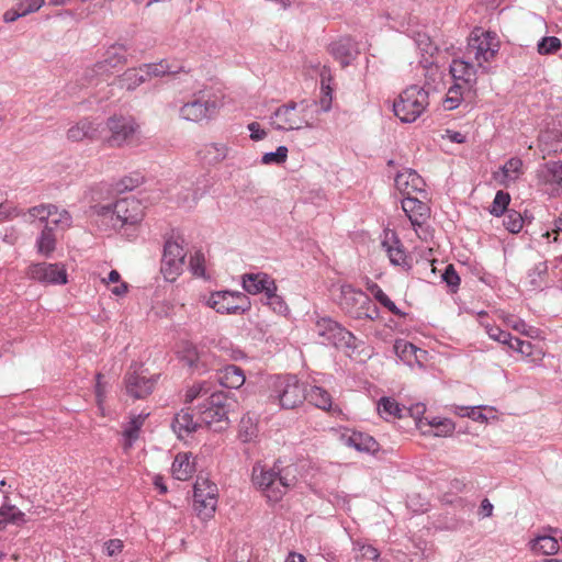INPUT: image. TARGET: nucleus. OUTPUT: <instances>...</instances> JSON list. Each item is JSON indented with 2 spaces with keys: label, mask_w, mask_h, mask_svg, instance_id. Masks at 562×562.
<instances>
[{
  "label": "nucleus",
  "mask_w": 562,
  "mask_h": 562,
  "mask_svg": "<svg viewBox=\"0 0 562 562\" xmlns=\"http://www.w3.org/2000/svg\"><path fill=\"white\" fill-rule=\"evenodd\" d=\"M294 472L292 465H283L280 459L276 460L272 467L256 462L251 470V482L269 503L276 504L295 484Z\"/></svg>",
  "instance_id": "f257e3e1"
},
{
  "label": "nucleus",
  "mask_w": 562,
  "mask_h": 562,
  "mask_svg": "<svg viewBox=\"0 0 562 562\" xmlns=\"http://www.w3.org/2000/svg\"><path fill=\"white\" fill-rule=\"evenodd\" d=\"M269 398L282 409H294L306 400V387L294 374H279L271 379Z\"/></svg>",
  "instance_id": "f03ea898"
},
{
  "label": "nucleus",
  "mask_w": 562,
  "mask_h": 562,
  "mask_svg": "<svg viewBox=\"0 0 562 562\" xmlns=\"http://www.w3.org/2000/svg\"><path fill=\"white\" fill-rule=\"evenodd\" d=\"M98 215L111 222L114 229L134 227L143 220L142 203L134 198H124L104 205H95Z\"/></svg>",
  "instance_id": "7ed1b4c3"
},
{
  "label": "nucleus",
  "mask_w": 562,
  "mask_h": 562,
  "mask_svg": "<svg viewBox=\"0 0 562 562\" xmlns=\"http://www.w3.org/2000/svg\"><path fill=\"white\" fill-rule=\"evenodd\" d=\"M317 106L315 101H289L276 109L271 115V125L277 131H299L313 126V117L308 116L311 108Z\"/></svg>",
  "instance_id": "20e7f679"
},
{
  "label": "nucleus",
  "mask_w": 562,
  "mask_h": 562,
  "mask_svg": "<svg viewBox=\"0 0 562 562\" xmlns=\"http://www.w3.org/2000/svg\"><path fill=\"white\" fill-rule=\"evenodd\" d=\"M499 47L501 44L495 32L474 27L468 37L464 55L467 58L476 61L477 68L486 72L488 70L486 64L495 58Z\"/></svg>",
  "instance_id": "39448f33"
},
{
  "label": "nucleus",
  "mask_w": 562,
  "mask_h": 562,
  "mask_svg": "<svg viewBox=\"0 0 562 562\" xmlns=\"http://www.w3.org/2000/svg\"><path fill=\"white\" fill-rule=\"evenodd\" d=\"M338 304L341 311L353 319L375 321L380 316V310L370 296L352 284L346 283L340 286Z\"/></svg>",
  "instance_id": "423d86ee"
},
{
  "label": "nucleus",
  "mask_w": 562,
  "mask_h": 562,
  "mask_svg": "<svg viewBox=\"0 0 562 562\" xmlns=\"http://www.w3.org/2000/svg\"><path fill=\"white\" fill-rule=\"evenodd\" d=\"M314 331L318 336L319 344L334 347L346 352H355L358 349L357 337L331 317H319L315 322Z\"/></svg>",
  "instance_id": "0eeeda50"
},
{
  "label": "nucleus",
  "mask_w": 562,
  "mask_h": 562,
  "mask_svg": "<svg viewBox=\"0 0 562 562\" xmlns=\"http://www.w3.org/2000/svg\"><path fill=\"white\" fill-rule=\"evenodd\" d=\"M428 103V91L424 87L413 85L394 101L393 112L403 123H413L423 114Z\"/></svg>",
  "instance_id": "6e6552de"
},
{
  "label": "nucleus",
  "mask_w": 562,
  "mask_h": 562,
  "mask_svg": "<svg viewBox=\"0 0 562 562\" xmlns=\"http://www.w3.org/2000/svg\"><path fill=\"white\" fill-rule=\"evenodd\" d=\"M206 306L220 314L243 315L251 308L248 295L239 291L221 290L203 299Z\"/></svg>",
  "instance_id": "1a4fd4ad"
},
{
  "label": "nucleus",
  "mask_w": 562,
  "mask_h": 562,
  "mask_svg": "<svg viewBox=\"0 0 562 562\" xmlns=\"http://www.w3.org/2000/svg\"><path fill=\"white\" fill-rule=\"evenodd\" d=\"M182 244L183 239L179 241L172 237L165 240L160 273L167 282H175L183 271L187 251Z\"/></svg>",
  "instance_id": "9d476101"
},
{
  "label": "nucleus",
  "mask_w": 562,
  "mask_h": 562,
  "mask_svg": "<svg viewBox=\"0 0 562 562\" xmlns=\"http://www.w3.org/2000/svg\"><path fill=\"white\" fill-rule=\"evenodd\" d=\"M216 110V100L199 92L193 94L192 99L180 108L179 114L181 119L186 121L199 123L204 120H210L215 114Z\"/></svg>",
  "instance_id": "9b49d317"
},
{
  "label": "nucleus",
  "mask_w": 562,
  "mask_h": 562,
  "mask_svg": "<svg viewBox=\"0 0 562 562\" xmlns=\"http://www.w3.org/2000/svg\"><path fill=\"white\" fill-rule=\"evenodd\" d=\"M26 277L45 285H61L68 282L67 270L58 262L32 263L26 269Z\"/></svg>",
  "instance_id": "f8f14e48"
},
{
  "label": "nucleus",
  "mask_w": 562,
  "mask_h": 562,
  "mask_svg": "<svg viewBox=\"0 0 562 562\" xmlns=\"http://www.w3.org/2000/svg\"><path fill=\"white\" fill-rule=\"evenodd\" d=\"M106 126L111 132L108 142L110 146H122L128 143L138 130L133 116L113 115L108 119Z\"/></svg>",
  "instance_id": "ddd939ff"
},
{
  "label": "nucleus",
  "mask_w": 562,
  "mask_h": 562,
  "mask_svg": "<svg viewBox=\"0 0 562 562\" xmlns=\"http://www.w3.org/2000/svg\"><path fill=\"white\" fill-rule=\"evenodd\" d=\"M476 71L475 66L465 55L461 58H453L449 66L453 83L468 89V91H471L476 85Z\"/></svg>",
  "instance_id": "4468645a"
},
{
  "label": "nucleus",
  "mask_w": 562,
  "mask_h": 562,
  "mask_svg": "<svg viewBox=\"0 0 562 562\" xmlns=\"http://www.w3.org/2000/svg\"><path fill=\"white\" fill-rule=\"evenodd\" d=\"M241 285L246 293L251 295L263 294L269 291H278L273 278L265 272H250L241 276Z\"/></svg>",
  "instance_id": "2eb2a0df"
},
{
  "label": "nucleus",
  "mask_w": 562,
  "mask_h": 562,
  "mask_svg": "<svg viewBox=\"0 0 562 562\" xmlns=\"http://www.w3.org/2000/svg\"><path fill=\"white\" fill-rule=\"evenodd\" d=\"M329 52L342 67L349 66L359 55L358 44L349 35L341 36L329 44Z\"/></svg>",
  "instance_id": "dca6fc26"
},
{
  "label": "nucleus",
  "mask_w": 562,
  "mask_h": 562,
  "mask_svg": "<svg viewBox=\"0 0 562 562\" xmlns=\"http://www.w3.org/2000/svg\"><path fill=\"white\" fill-rule=\"evenodd\" d=\"M401 203L404 213L408 217L414 231L417 233L418 228H420L430 216L429 206L425 202L411 195L404 196Z\"/></svg>",
  "instance_id": "f3484780"
},
{
  "label": "nucleus",
  "mask_w": 562,
  "mask_h": 562,
  "mask_svg": "<svg viewBox=\"0 0 562 562\" xmlns=\"http://www.w3.org/2000/svg\"><path fill=\"white\" fill-rule=\"evenodd\" d=\"M395 188L403 194L409 196L414 192L425 191L424 179L411 168H405L398 171L394 179Z\"/></svg>",
  "instance_id": "a211bd4d"
},
{
  "label": "nucleus",
  "mask_w": 562,
  "mask_h": 562,
  "mask_svg": "<svg viewBox=\"0 0 562 562\" xmlns=\"http://www.w3.org/2000/svg\"><path fill=\"white\" fill-rule=\"evenodd\" d=\"M209 356L200 352L199 348L193 344H186L179 351L180 361L190 368L193 372L204 373L209 370Z\"/></svg>",
  "instance_id": "6ab92c4d"
},
{
  "label": "nucleus",
  "mask_w": 562,
  "mask_h": 562,
  "mask_svg": "<svg viewBox=\"0 0 562 562\" xmlns=\"http://www.w3.org/2000/svg\"><path fill=\"white\" fill-rule=\"evenodd\" d=\"M155 378H147L140 373H128L125 378L126 392L130 396L142 400L153 392Z\"/></svg>",
  "instance_id": "aec40b11"
},
{
  "label": "nucleus",
  "mask_w": 562,
  "mask_h": 562,
  "mask_svg": "<svg viewBox=\"0 0 562 562\" xmlns=\"http://www.w3.org/2000/svg\"><path fill=\"white\" fill-rule=\"evenodd\" d=\"M200 420L194 418L189 407L180 409L171 422V428L179 439H184L196 431Z\"/></svg>",
  "instance_id": "412c9836"
},
{
  "label": "nucleus",
  "mask_w": 562,
  "mask_h": 562,
  "mask_svg": "<svg viewBox=\"0 0 562 562\" xmlns=\"http://www.w3.org/2000/svg\"><path fill=\"white\" fill-rule=\"evenodd\" d=\"M522 160L519 157H512L504 165L493 172V179L503 187L515 182L522 173Z\"/></svg>",
  "instance_id": "4be33fe9"
},
{
  "label": "nucleus",
  "mask_w": 562,
  "mask_h": 562,
  "mask_svg": "<svg viewBox=\"0 0 562 562\" xmlns=\"http://www.w3.org/2000/svg\"><path fill=\"white\" fill-rule=\"evenodd\" d=\"M144 74L147 80L150 77H161L166 75H177L180 72L188 74L190 68H187L182 63L176 60L161 59L158 63L144 64Z\"/></svg>",
  "instance_id": "5701e85b"
},
{
  "label": "nucleus",
  "mask_w": 562,
  "mask_h": 562,
  "mask_svg": "<svg viewBox=\"0 0 562 562\" xmlns=\"http://www.w3.org/2000/svg\"><path fill=\"white\" fill-rule=\"evenodd\" d=\"M342 438L348 447H351L359 452L374 454L380 450L379 442L367 432L352 431L349 435H344Z\"/></svg>",
  "instance_id": "b1692460"
},
{
  "label": "nucleus",
  "mask_w": 562,
  "mask_h": 562,
  "mask_svg": "<svg viewBox=\"0 0 562 562\" xmlns=\"http://www.w3.org/2000/svg\"><path fill=\"white\" fill-rule=\"evenodd\" d=\"M217 381L225 389L237 390L244 385L246 376L241 368L227 364L217 371Z\"/></svg>",
  "instance_id": "393cba45"
},
{
  "label": "nucleus",
  "mask_w": 562,
  "mask_h": 562,
  "mask_svg": "<svg viewBox=\"0 0 562 562\" xmlns=\"http://www.w3.org/2000/svg\"><path fill=\"white\" fill-rule=\"evenodd\" d=\"M9 496H4V503L0 506V531H3L8 526L22 527L27 522L25 514L20 510L15 505L7 503Z\"/></svg>",
  "instance_id": "a878e982"
},
{
  "label": "nucleus",
  "mask_w": 562,
  "mask_h": 562,
  "mask_svg": "<svg viewBox=\"0 0 562 562\" xmlns=\"http://www.w3.org/2000/svg\"><path fill=\"white\" fill-rule=\"evenodd\" d=\"M124 53L125 48L122 45H113L106 50V58L98 61L92 71L97 75H102L117 65L124 64L126 61Z\"/></svg>",
  "instance_id": "bb28decb"
},
{
  "label": "nucleus",
  "mask_w": 562,
  "mask_h": 562,
  "mask_svg": "<svg viewBox=\"0 0 562 562\" xmlns=\"http://www.w3.org/2000/svg\"><path fill=\"white\" fill-rule=\"evenodd\" d=\"M56 244L57 237L54 227L47 223V225L43 226L41 233L36 237V251L45 258H50L56 249Z\"/></svg>",
  "instance_id": "cd10ccee"
},
{
  "label": "nucleus",
  "mask_w": 562,
  "mask_h": 562,
  "mask_svg": "<svg viewBox=\"0 0 562 562\" xmlns=\"http://www.w3.org/2000/svg\"><path fill=\"white\" fill-rule=\"evenodd\" d=\"M417 47L420 52L419 65L424 70L430 71L435 66V54L438 53V47L430 41L427 35L418 34L416 40Z\"/></svg>",
  "instance_id": "c85d7f7f"
},
{
  "label": "nucleus",
  "mask_w": 562,
  "mask_h": 562,
  "mask_svg": "<svg viewBox=\"0 0 562 562\" xmlns=\"http://www.w3.org/2000/svg\"><path fill=\"white\" fill-rule=\"evenodd\" d=\"M560 548L561 541L557 535H540L531 541V550L543 555H553Z\"/></svg>",
  "instance_id": "c756f323"
},
{
  "label": "nucleus",
  "mask_w": 562,
  "mask_h": 562,
  "mask_svg": "<svg viewBox=\"0 0 562 562\" xmlns=\"http://www.w3.org/2000/svg\"><path fill=\"white\" fill-rule=\"evenodd\" d=\"M228 155V146L224 143H210L199 150L201 160L209 165L224 160Z\"/></svg>",
  "instance_id": "7c9ffc66"
},
{
  "label": "nucleus",
  "mask_w": 562,
  "mask_h": 562,
  "mask_svg": "<svg viewBox=\"0 0 562 562\" xmlns=\"http://www.w3.org/2000/svg\"><path fill=\"white\" fill-rule=\"evenodd\" d=\"M206 193L205 188L201 189L199 187H194L192 183L190 187H181V191H179L176 195V203L183 209H192L196 205L198 201Z\"/></svg>",
  "instance_id": "2f4dec72"
},
{
  "label": "nucleus",
  "mask_w": 562,
  "mask_h": 562,
  "mask_svg": "<svg viewBox=\"0 0 562 562\" xmlns=\"http://www.w3.org/2000/svg\"><path fill=\"white\" fill-rule=\"evenodd\" d=\"M97 132L98 126L93 122L85 119L68 130L67 137L72 142H80L85 138L92 139L95 137Z\"/></svg>",
  "instance_id": "473e14b6"
},
{
  "label": "nucleus",
  "mask_w": 562,
  "mask_h": 562,
  "mask_svg": "<svg viewBox=\"0 0 562 562\" xmlns=\"http://www.w3.org/2000/svg\"><path fill=\"white\" fill-rule=\"evenodd\" d=\"M147 81L144 68H130L119 77V86L127 91H134L142 83Z\"/></svg>",
  "instance_id": "72a5a7b5"
},
{
  "label": "nucleus",
  "mask_w": 562,
  "mask_h": 562,
  "mask_svg": "<svg viewBox=\"0 0 562 562\" xmlns=\"http://www.w3.org/2000/svg\"><path fill=\"white\" fill-rule=\"evenodd\" d=\"M145 416H133L123 428V447L125 450L131 449L139 437L140 428L144 424Z\"/></svg>",
  "instance_id": "f704fd0d"
},
{
  "label": "nucleus",
  "mask_w": 562,
  "mask_h": 562,
  "mask_svg": "<svg viewBox=\"0 0 562 562\" xmlns=\"http://www.w3.org/2000/svg\"><path fill=\"white\" fill-rule=\"evenodd\" d=\"M172 475L176 480L186 481L194 471V464L187 453H179L171 465Z\"/></svg>",
  "instance_id": "c9c22d12"
},
{
  "label": "nucleus",
  "mask_w": 562,
  "mask_h": 562,
  "mask_svg": "<svg viewBox=\"0 0 562 562\" xmlns=\"http://www.w3.org/2000/svg\"><path fill=\"white\" fill-rule=\"evenodd\" d=\"M404 408L394 398L387 396L381 397L376 405L379 415L385 420L401 418Z\"/></svg>",
  "instance_id": "e433bc0d"
},
{
  "label": "nucleus",
  "mask_w": 562,
  "mask_h": 562,
  "mask_svg": "<svg viewBox=\"0 0 562 562\" xmlns=\"http://www.w3.org/2000/svg\"><path fill=\"white\" fill-rule=\"evenodd\" d=\"M367 289L373 297L392 314L398 317H405L407 315L396 306V304L384 293L378 283L371 282L368 284Z\"/></svg>",
  "instance_id": "4c0bfd02"
},
{
  "label": "nucleus",
  "mask_w": 562,
  "mask_h": 562,
  "mask_svg": "<svg viewBox=\"0 0 562 562\" xmlns=\"http://www.w3.org/2000/svg\"><path fill=\"white\" fill-rule=\"evenodd\" d=\"M306 400L323 411H329L333 405L331 395L325 389L316 385L306 391Z\"/></svg>",
  "instance_id": "58836bf2"
},
{
  "label": "nucleus",
  "mask_w": 562,
  "mask_h": 562,
  "mask_svg": "<svg viewBox=\"0 0 562 562\" xmlns=\"http://www.w3.org/2000/svg\"><path fill=\"white\" fill-rule=\"evenodd\" d=\"M198 408H199V420L203 424L212 425L215 423L228 420L227 415H228L229 409H224V408L215 409L211 406L201 405V404L198 405Z\"/></svg>",
  "instance_id": "ea45409f"
},
{
  "label": "nucleus",
  "mask_w": 562,
  "mask_h": 562,
  "mask_svg": "<svg viewBox=\"0 0 562 562\" xmlns=\"http://www.w3.org/2000/svg\"><path fill=\"white\" fill-rule=\"evenodd\" d=\"M217 492L216 484L212 483L207 479H199L193 486V498L217 502Z\"/></svg>",
  "instance_id": "a19ab883"
},
{
  "label": "nucleus",
  "mask_w": 562,
  "mask_h": 562,
  "mask_svg": "<svg viewBox=\"0 0 562 562\" xmlns=\"http://www.w3.org/2000/svg\"><path fill=\"white\" fill-rule=\"evenodd\" d=\"M510 200V194L507 191L498 190L492 204L487 209L488 213L495 217L503 216L509 210L508 205Z\"/></svg>",
  "instance_id": "79ce46f5"
},
{
  "label": "nucleus",
  "mask_w": 562,
  "mask_h": 562,
  "mask_svg": "<svg viewBox=\"0 0 562 562\" xmlns=\"http://www.w3.org/2000/svg\"><path fill=\"white\" fill-rule=\"evenodd\" d=\"M353 551L358 552L356 560L360 562H376L380 558V551L375 547L359 540L353 541Z\"/></svg>",
  "instance_id": "37998d69"
},
{
  "label": "nucleus",
  "mask_w": 562,
  "mask_h": 562,
  "mask_svg": "<svg viewBox=\"0 0 562 562\" xmlns=\"http://www.w3.org/2000/svg\"><path fill=\"white\" fill-rule=\"evenodd\" d=\"M261 302L268 305L276 314L285 316L289 313V306L283 296L279 295L277 291H269L261 299Z\"/></svg>",
  "instance_id": "c03bdc74"
},
{
  "label": "nucleus",
  "mask_w": 562,
  "mask_h": 562,
  "mask_svg": "<svg viewBox=\"0 0 562 562\" xmlns=\"http://www.w3.org/2000/svg\"><path fill=\"white\" fill-rule=\"evenodd\" d=\"M468 89H463L459 85L452 83L449 87L446 98L443 99V108L445 110L452 111L457 109L463 100L464 92Z\"/></svg>",
  "instance_id": "a18cd8bd"
},
{
  "label": "nucleus",
  "mask_w": 562,
  "mask_h": 562,
  "mask_svg": "<svg viewBox=\"0 0 562 562\" xmlns=\"http://www.w3.org/2000/svg\"><path fill=\"white\" fill-rule=\"evenodd\" d=\"M144 180V177L139 172H132L128 176L123 177L114 184V191L117 193H124L132 191L137 188Z\"/></svg>",
  "instance_id": "49530a36"
},
{
  "label": "nucleus",
  "mask_w": 562,
  "mask_h": 562,
  "mask_svg": "<svg viewBox=\"0 0 562 562\" xmlns=\"http://www.w3.org/2000/svg\"><path fill=\"white\" fill-rule=\"evenodd\" d=\"M503 216V224L509 233L517 234L522 229L525 220L521 216L520 212L510 209Z\"/></svg>",
  "instance_id": "de8ad7c7"
},
{
  "label": "nucleus",
  "mask_w": 562,
  "mask_h": 562,
  "mask_svg": "<svg viewBox=\"0 0 562 562\" xmlns=\"http://www.w3.org/2000/svg\"><path fill=\"white\" fill-rule=\"evenodd\" d=\"M217 502L203 501L202 498H193V509L198 517L202 520H209L214 516Z\"/></svg>",
  "instance_id": "09e8293b"
},
{
  "label": "nucleus",
  "mask_w": 562,
  "mask_h": 562,
  "mask_svg": "<svg viewBox=\"0 0 562 562\" xmlns=\"http://www.w3.org/2000/svg\"><path fill=\"white\" fill-rule=\"evenodd\" d=\"M481 325L484 327L487 336L499 344L506 345L508 341L513 340V335L509 331L503 330L494 324L481 322Z\"/></svg>",
  "instance_id": "8fccbe9b"
},
{
  "label": "nucleus",
  "mask_w": 562,
  "mask_h": 562,
  "mask_svg": "<svg viewBox=\"0 0 562 562\" xmlns=\"http://www.w3.org/2000/svg\"><path fill=\"white\" fill-rule=\"evenodd\" d=\"M394 349L397 356L407 362L411 361V357H415L417 359V352H423L420 348H417L414 344L406 340H396Z\"/></svg>",
  "instance_id": "3c124183"
},
{
  "label": "nucleus",
  "mask_w": 562,
  "mask_h": 562,
  "mask_svg": "<svg viewBox=\"0 0 562 562\" xmlns=\"http://www.w3.org/2000/svg\"><path fill=\"white\" fill-rule=\"evenodd\" d=\"M562 47V42L557 36H543L537 44V50L540 55H551Z\"/></svg>",
  "instance_id": "603ef678"
},
{
  "label": "nucleus",
  "mask_w": 562,
  "mask_h": 562,
  "mask_svg": "<svg viewBox=\"0 0 562 562\" xmlns=\"http://www.w3.org/2000/svg\"><path fill=\"white\" fill-rule=\"evenodd\" d=\"M288 147L279 146L274 151L265 153L261 156L260 162L262 165H281L285 162L288 158Z\"/></svg>",
  "instance_id": "864d4df0"
},
{
  "label": "nucleus",
  "mask_w": 562,
  "mask_h": 562,
  "mask_svg": "<svg viewBox=\"0 0 562 562\" xmlns=\"http://www.w3.org/2000/svg\"><path fill=\"white\" fill-rule=\"evenodd\" d=\"M428 424L435 428V435L446 437L454 431V423L449 418L434 417Z\"/></svg>",
  "instance_id": "5fc2aeb1"
},
{
  "label": "nucleus",
  "mask_w": 562,
  "mask_h": 562,
  "mask_svg": "<svg viewBox=\"0 0 562 562\" xmlns=\"http://www.w3.org/2000/svg\"><path fill=\"white\" fill-rule=\"evenodd\" d=\"M228 395L225 392H213L210 396H207L201 405H207L215 409L224 408L229 409L227 404Z\"/></svg>",
  "instance_id": "6e6d98bb"
},
{
  "label": "nucleus",
  "mask_w": 562,
  "mask_h": 562,
  "mask_svg": "<svg viewBox=\"0 0 562 562\" xmlns=\"http://www.w3.org/2000/svg\"><path fill=\"white\" fill-rule=\"evenodd\" d=\"M189 268L193 276L204 277V274H205L204 255L202 251L196 250L194 254H192L190 256Z\"/></svg>",
  "instance_id": "4d7b16f0"
},
{
  "label": "nucleus",
  "mask_w": 562,
  "mask_h": 562,
  "mask_svg": "<svg viewBox=\"0 0 562 562\" xmlns=\"http://www.w3.org/2000/svg\"><path fill=\"white\" fill-rule=\"evenodd\" d=\"M442 281L454 292L460 285V277L452 265H448L441 276Z\"/></svg>",
  "instance_id": "13d9d810"
},
{
  "label": "nucleus",
  "mask_w": 562,
  "mask_h": 562,
  "mask_svg": "<svg viewBox=\"0 0 562 562\" xmlns=\"http://www.w3.org/2000/svg\"><path fill=\"white\" fill-rule=\"evenodd\" d=\"M49 224L54 227H60L61 229H66L72 224V216L67 210L58 211L57 215L49 220Z\"/></svg>",
  "instance_id": "bf43d9fd"
},
{
  "label": "nucleus",
  "mask_w": 562,
  "mask_h": 562,
  "mask_svg": "<svg viewBox=\"0 0 562 562\" xmlns=\"http://www.w3.org/2000/svg\"><path fill=\"white\" fill-rule=\"evenodd\" d=\"M383 246L386 247L387 256L392 265L402 266L405 262L406 255L400 246H387L386 241H383Z\"/></svg>",
  "instance_id": "052dcab7"
},
{
  "label": "nucleus",
  "mask_w": 562,
  "mask_h": 562,
  "mask_svg": "<svg viewBox=\"0 0 562 562\" xmlns=\"http://www.w3.org/2000/svg\"><path fill=\"white\" fill-rule=\"evenodd\" d=\"M546 168L551 176V181L557 184H562V161H549L546 164Z\"/></svg>",
  "instance_id": "680f3d73"
},
{
  "label": "nucleus",
  "mask_w": 562,
  "mask_h": 562,
  "mask_svg": "<svg viewBox=\"0 0 562 562\" xmlns=\"http://www.w3.org/2000/svg\"><path fill=\"white\" fill-rule=\"evenodd\" d=\"M328 502L339 508H346L349 506V496L345 492L330 491L328 493Z\"/></svg>",
  "instance_id": "e2e57ef3"
},
{
  "label": "nucleus",
  "mask_w": 562,
  "mask_h": 562,
  "mask_svg": "<svg viewBox=\"0 0 562 562\" xmlns=\"http://www.w3.org/2000/svg\"><path fill=\"white\" fill-rule=\"evenodd\" d=\"M506 346L509 347V349L519 352L521 355H530L531 353V344L529 341L521 340L518 337L513 336V340L508 341Z\"/></svg>",
  "instance_id": "0e129e2a"
},
{
  "label": "nucleus",
  "mask_w": 562,
  "mask_h": 562,
  "mask_svg": "<svg viewBox=\"0 0 562 562\" xmlns=\"http://www.w3.org/2000/svg\"><path fill=\"white\" fill-rule=\"evenodd\" d=\"M103 375L101 373H98L95 375V386H94V394H95V401L99 406V408H102V405L105 401V394H106V387L105 384L102 382Z\"/></svg>",
  "instance_id": "69168bd1"
},
{
  "label": "nucleus",
  "mask_w": 562,
  "mask_h": 562,
  "mask_svg": "<svg viewBox=\"0 0 562 562\" xmlns=\"http://www.w3.org/2000/svg\"><path fill=\"white\" fill-rule=\"evenodd\" d=\"M124 544L121 539H110L104 542V550L106 555L114 558L123 551Z\"/></svg>",
  "instance_id": "338daca9"
},
{
  "label": "nucleus",
  "mask_w": 562,
  "mask_h": 562,
  "mask_svg": "<svg viewBox=\"0 0 562 562\" xmlns=\"http://www.w3.org/2000/svg\"><path fill=\"white\" fill-rule=\"evenodd\" d=\"M322 98L319 100V111L328 112L331 109L333 91L329 86H322Z\"/></svg>",
  "instance_id": "774afa93"
}]
</instances>
